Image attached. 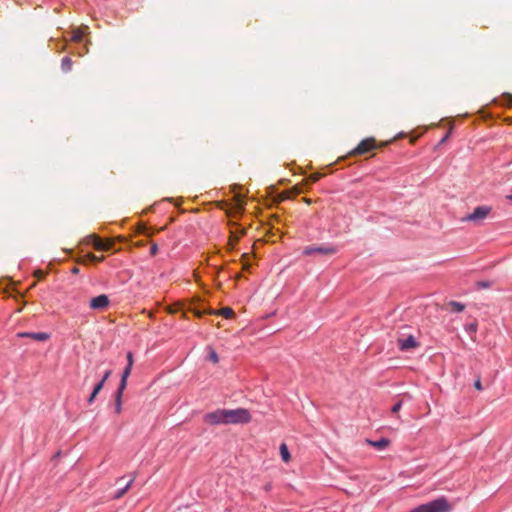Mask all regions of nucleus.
I'll return each instance as SVG.
<instances>
[{
  "label": "nucleus",
  "instance_id": "f3484780",
  "mask_svg": "<svg viewBox=\"0 0 512 512\" xmlns=\"http://www.w3.org/2000/svg\"><path fill=\"white\" fill-rule=\"evenodd\" d=\"M61 69L65 73L69 72L72 69V60L70 57L66 56L62 59Z\"/></svg>",
  "mask_w": 512,
  "mask_h": 512
},
{
  "label": "nucleus",
  "instance_id": "f704fd0d",
  "mask_svg": "<svg viewBox=\"0 0 512 512\" xmlns=\"http://www.w3.org/2000/svg\"><path fill=\"white\" fill-rule=\"evenodd\" d=\"M483 287H488V283H482Z\"/></svg>",
  "mask_w": 512,
  "mask_h": 512
},
{
  "label": "nucleus",
  "instance_id": "9b49d317",
  "mask_svg": "<svg viewBox=\"0 0 512 512\" xmlns=\"http://www.w3.org/2000/svg\"><path fill=\"white\" fill-rule=\"evenodd\" d=\"M131 370H132V367L126 365V367L124 368V370H123V372L121 374V379H120V383H119L118 389H120V390H125L126 389L127 380H128V377L131 374Z\"/></svg>",
  "mask_w": 512,
  "mask_h": 512
},
{
  "label": "nucleus",
  "instance_id": "39448f33",
  "mask_svg": "<svg viewBox=\"0 0 512 512\" xmlns=\"http://www.w3.org/2000/svg\"><path fill=\"white\" fill-rule=\"evenodd\" d=\"M204 422L210 425H226V409H217L212 412H208L203 416Z\"/></svg>",
  "mask_w": 512,
  "mask_h": 512
},
{
  "label": "nucleus",
  "instance_id": "c9c22d12",
  "mask_svg": "<svg viewBox=\"0 0 512 512\" xmlns=\"http://www.w3.org/2000/svg\"><path fill=\"white\" fill-rule=\"evenodd\" d=\"M508 199L512 200V194L508 196Z\"/></svg>",
  "mask_w": 512,
  "mask_h": 512
},
{
  "label": "nucleus",
  "instance_id": "2eb2a0df",
  "mask_svg": "<svg viewBox=\"0 0 512 512\" xmlns=\"http://www.w3.org/2000/svg\"><path fill=\"white\" fill-rule=\"evenodd\" d=\"M280 455H281L282 460L285 463L290 461V458H291L290 452H289L288 447H287V445L285 443H282L280 445Z\"/></svg>",
  "mask_w": 512,
  "mask_h": 512
},
{
  "label": "nucleus",
  "instance_id": "c85d7f7f",
  "mask_svg": "<svg viewBox=\"0 0 512 512\" xmlns=\"http://www.w3.org/2000/svg\"><path fill=\"white\" fill-rule=\"evenodd\" d=\"M319 179H320V175H319V174H314V175H312V176H311V180H312L313 182H316V181H318Z\"/></svg>",
  "mask_w": 512,
  "mask_h": 512
},
{
  "label": "nucleus",
  "instance_id": "f8f14e48",
  "mask_svg": "<svg viewBox=\"0 0 512 512\" xmlns=\"http://www.w3.org/2000/svg\"><path fill=\"white\" fill-rule=\"evenodd\" d=\"M134 480H135V475H132L131 479L127 482V484L123 488L117 490V492L115 493L113 498L120 499L121 497H123L127 493V491L130 489V487L132 486Z\"/></svg>",
  "mask_w": 512,
  "mask_h": 512
},
{
  "label": "nucleus",
  "instance_id": "9d476101",
  "mask_svg": "<svg viewBox=\"0 0 512 512\" xmlns=\"http://www.w3.org/2000/svg\"><path fill=\"white\" fill-rule=\"evenodd\" d=\"M90 238L93 240V247L99 251H108L112 247V243L105 242L95 235H90Z\"/></svg>",
  "mask_w": 512,
  "mask_h": 512
},
{
  "label": "nucleus",
  "instance_id": "a878e982",
  "mask_svg": "<svg viewBox=\"0 0 512 512\" xmlns=\"http://www.w3.org/2000/svg\"><path fill=\"white\" fill-rule=\"evenodd\" d=\"M133 354L131 352L127 353V366H133Z\"/></svg>",
  "mask_w": 512,
  "mask_h": 512
},
{
  "label": "nucleus",
  "instance_id": "20e7f679",
  "mask_svg": "<svg viewBox=\"0 0 512 512\" xmlns=\"http://www.w3.org/2000/svg\"><path fill=\"white\" fill-rule=\"evenodd\" d=\"M491 212L489 206H478L472 213L467 214L462 218L463 222H472L475 224L481 223Z\"/></svg>",
  "mask_w": 512,
  "mask_h": 512
},
{
  "label": "nucleus",
  "instance_id": "473e14b6",
  "mask_svg": "<svg viewBox=\"0 0 512 512\" xmlns=\"http://www.w3.org/2000/svg\"><path fill=\"white\" fill-rule=\"evenodd\" d=\"M37 276H38V277H42V276H43V272H42V271H38V272H37Z\"/></svg>",
  "mask_w": 512,
  "mask_h": 512
},
{
  "label": "nucleus",
  "instance_id": "b1692460",
  "mask_svg": "<svg viewBox=\"0 0 512 512\" xmlns=\"http://www.w3.org/2000/svg\"><path fill=\"white\" fill-rule=\"evenodd\" d=\"M112 374V370L108 369L104 372L103 376L101 377L100 381L105 384V382L109 379V377Z\"/></svg>",
  "mask_w": 512,
  "mask_h": 512
},
{
  "label": "nucleus",
  "instance_id": "cd10ccee",
  "mask_svg": "<svg viewBox=\"0 0 512 512\" xmlns=\"http://www.w3.org/2000/svg\"><path fill=\"white\" fill-rule=\"evenodd\" d=\"M474 387L477 389V390H482V384H481V381L480 379L476 380L474 382Z\"/></svg>",
  "mask_w": 512,
  "mask_h": 512
},
{
  "label": "nucleus",
  "instance_id": "dca6fc26",
  "mask_svg": "<svg viewBox=\"0 0 512 512\" xmlns=\"http://www.w3.org/2000/svg\"><path fill=\"white\" fill-rule=\"evenodd\" d=\"M448 306L451 308V311L455 313L462 312L465 309V305L457 301H450Z\"/></svg>",
  "mask_w": 512,
  "mask_h": 512
},
{
  "label": "nucleus",
  "instance_id": "0eeeda50",
  "mask_svg": "<svg viewBox=\"0 0 512 512\" xmlns=\"http://www.w3.org/2000/svg\"><path fill=\"white\" fill-rule=\"evenodd\" d=\"M17 338H30L37 342H45L50 339L51 335L47 332H18Z\"/></svg>",
  "mask_w": 512,
  "mask_h": 512
},
{
  "label": "nucleus",
  "instance_id": "6e6552de",
  "mask_svg": "<svg viewBox=\"0 0 512 512\" xmlns=\"http://www.w3.org/2000/svg\"><path fill=\"white\" fill-rule=\"evenodd\" d=\"M110 300L107 295L101 294L90 300V308L93 310H104L109 306Z\"/></svg>",
  "mask_w": 512,
  "mask_h": 512
},
{
  "label": "nucleus",
  "instance_id": "4be33fe9",
  "mask_svg": "<svg viewBox=\"0 0 512 512\" xmlns=\"http://www.w3.org/2000/svg\"><path fill=\"white\" fill-rule=\"evenodd\" d=\"M87 258L91 262H101V261L104 260V256H96V255L91 254V253L87 255Z\"/></svg>",
  "mask_w": 512,
  "mask_h": 512
},
{
  "label": "nucleus",
  "instance_id": "a211bd4d",
  "mask_svg": "<svg viewBox=\"0 0 512 512\" xmlns=\"http://www.w3.org/2000/svg\"><path fill=\"white\" fill-rule=\"evenodd\" d=\"M374 447L378 448V449H384L388 444H389V440L386 439V438H381L380 440L378 441H371L370 442Z\"/></svg>",
  "mask_w": 512,
  "mask_h": 512
},
{
  "label": "nucleus",
  "instance_id": "bb28decb",
  "mask_svg": "<svg viewBox=\"0 0 512 512\" xmlns=\"http://www.w3.org/2000/svg\"><path fill=\"white\" fill-rule=\"evenodd\" d=\"M467 329H468V331H470V332H476L477 325H476V324H474V323H471V324H469V325H468V328H467Z\"/></svg>",
  "mask_w": 512,
  "mask_h": 512
},
{
  "label": "nucleus",
  "instance_id": "7c9ffc66",
  "mask_svg": "<svg viewBox=\"0 0 512 512\" xmlns=\"http://www.w3.org/2000/svg\"><path fill=\"white\" fill-rule=\"evenodd\" d=\"M86 242H87V244H89V245H90V244H91V245H93V240L90 238V236H88V237H87Z\"/></svg>",
  "mask_w": 512,
  "mask_h": 512
},
{
  "label": "nucleus",
  "instance_id": "c756f323",
  "mask_svg": "<svg viewBox=\"0 0 512 512\" xmlns=\"http://www.w3.org/2000/svg\"><path fill=\"white\" fill-rule=\"evenodd\" d=\"M71 272L74 273V274H77V273H79V268L78 267H73Z\"/></svg>",
  "mask_w": 512,
  "mask_h": 512
},
{
  "label": "nucleus",
  "instance_id": "7ed1b4c3",
  "mask_svg": "<svg viewBox=\"0 0 512 512\" xmlns=\"http://www.w3.org/2000/svg\"><path fill=\"white\" fill-rule=\"evenodd\" d=\"M337 252H338V249L336 246L330 245V244H325V245H320V246H316V245L306 246L303 249L302 254L304 256H313V255L331 256V255L336 254Z\"/></svg>",
  "mask_w": 512,
  "mask_h": 512
},
{
  "label": "nucleus",
  "instance_id": "f03ea898",
  "mask_svg": "<svg viewBox=\"0 0 512 512\" xmlns=\"http://www.w3.org/2000/svg\"><path fill=\"white\" fill-rule=\"evenodd\" d=\"M250 412L245 408L226 409V425L247 424L251 421Z\"/></svg>",
  "mask_w": 512,
  "mask_h": 512
},
{
  "label": "nucleus",
  "instance_id": "4468645a",
  "mask_svg": "<svg viewBox=\"0 0 512 512\" xmlns=\"http://www.w3.org/2000/svg\"><path fill=\"white\" fill-rule=\"evenodd\" d=\"M104 385H105V384H104L103 382L99 381V382L94 386V388H93V390H92V393L90 394V396H89V398H88V400H87L88 404H92V403L94 402V400H95L96 396H97V395H98V393L103 389Z\"/></svg>",
  "mask_w": 512,
  "mask_h": 512
},
{
  "label": "nucleus",
  "instance_id": "72a5a7b5",
  "mask_svg": "<svg viewBox=\"0 0 512 512\" xmlns=\"http://www.w3.org/2000/svg\"><path fill=\"white\" fill-rule=\"evenodd\" d=\"M507 97L512 100V95L511 94H507Z\"/></svg>",
  "mask_w": 512,
  "mask_h": 512
},
{
  "label": "nucleus",
  "instance_id": "412c9836",
  "mask_svg": "<svg viewBox=\"0 0 512 512\" xmlns=\"http://www.w3.org/2000/svg\"><path fill=\"white\" fill-rule=\"evenodd\" d=\"M220 313L225 317V318H230L234 312L231 308L229 307H225V308H222Z\"/></svg>",
  "mask_w": 512,
  "mask_h": 512
},
{
  "label": "nucleus",
  "instance_id": "6ab92c4d",
  "mask_svg": "<svg viewBox=\"0 0 512 512\" xmlns=\"http://www.w3.org/2000/svg\"><path fill=\"white\" fill-rule=\"evenodd\" d=\"M208 359L215 364L219 362V356L216 353V351L213 349H210L209 354H208Z\"/></svg>",
  "mask_w": 512,
  "mask_h": 512
},
{
  "label": "nucleus",
  "instance_id": "ddd939ff",
  "mask_svg": "<svg viewBox=\"0 0 512 512\" xmlns=\"http://www.w3.org/2000/svg\"><path fill=\"white\" fill-rule=\"evenodd\" d=\"M124 390L117 389L115 393V413L120 414L122 411V396Z\"/></svg>",
  "mask_w": 512,
  "mask_h": 512
},
{
  "label": "nucleus",
  "instance_id": "2f4dec72",
  "mask_svg": "<svg viewBox=\"0 0 512 512\" xmlns=\"http://www.w3.org/2000/svg\"><path fill=\"white\" fill-rule=\"evenodd\" d=\"M448 136H449V134H446V135L441 139L440 143L445 142V141L447 140Z\"/></svg>",
  "mask_w": 512,
  "mask_h": 512
},
{
  "label": "nucleus",
  "instance_id": "1a4fd4ad",
  "mask_svg": "<svg viewBox=\"0 0 512 512\" xmlns=\"http://www.w3.org/2000/svg\"><path fill=\"white\" fill-rule=\"evenodd\" d=\"M398 348L401 351H408L410 349L416 348L418 346V342L416 341L413 335H409L406 338H399L397 340Z\"/></svg>",
  "mask_w": 512,
  "mask_h": 512
},
{
  "label": "nucleus",
  "instance_id": "393cba45",
  "mask_svg": "<svg viewBox=\"0 0 512 512\" xmlns=\"http://www.w3.org/2000/svg\"><path fill=\"white\" fill-rule=\"evenodd\" d=\"M158 252L157 244L153 243L150 247V255L155 256Z\"/></svg>",
  "mask_w": 512,
  "mask_h": 512
},
{
  "label": "nucleus",
  "instance_id": "423d86ee",
  "mask_svg": "<svg viewBox=\"0 0 512 512\" xmlns=\"http://www.w3.org/2000/svg\"><path fill=\"white\" fill-rule=\"evenodd\" d=\"M376 148V141L374 138H366L362 140L357 147H355L350 155H362L370 152L371 150Z\"/></svg>",
  "mask_w": 512,
  "mask_h": 512
},
{
  "label": "nucleus",
  "instance_id": "5701e85b",
  "mask_svg": "<svg viewBox=\"0 0 512 512\" xmlns=\"http://www.w3.org/2000/svg\"><path fill=\"white\" fill-rule=\"evenodd\" d=\"M403 402L401 400L397 401L391 408L392 414H396L400 411Z\"/></svg>",
  "mask_w": 512,
  "mask_h": 512
},
{
  "label": "nucleus",
  "instance_id": "f257e3e1",
  "mask_svg": "<svg viewBox=\"0 0 512 512\" xmlns=\"http://www.w3.org/2000/svg\"><path fill=\"white\" fill-rule=\"evenodd\" d=\"M450 509L451 506L447 499L445 497H439L430 502L421 504L409 512H449Z\"/></svg>",
  "mask_w": 512,
  "mask_h": 512
},
{
  "label": "nucleus",
  "instance_id": "aec40b11",
  "mask_svg": "<svg viewBox=\"0 0 512 512\" xmlns=\"http://www.w3.org/2000/svg\"><path fill=\"white\" fill-rule=\"evenodd\" d=\"M82 37H83V33L80 30H75V31H73L71 39L74 42H80L82 40Z\"/></svg>",
  "mask_w": 512,
  "mask_h": 512
}]
</instances>
